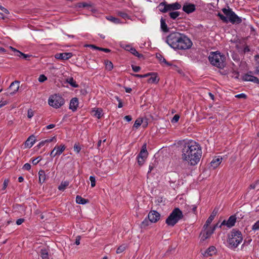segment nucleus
Returning a JSON list of instances; mask_svg holds the SVG:
<instances>
[{
  "mask_svg": "<svg viewBox=\"0 0 259 259\" xmlns=\"http://www.w3.org/2000/svg\"><path fill=\"white\" fill-rule=\"evenodd\" d=\"M182 159L189 165L194 166L199 162L202 156L200 145L193 140L184 141L182 144Z\"/></svg>",
  "mask_w": 259,
  "mask_h": 259,
  "instance_id": "nucleus-1",
  "label": "nucleus"
},
{
  "mask_svg": "<svg viewBox=\"0 0 259 259\" xmlns=\"http://www.w3.org/2000/svg\"><path fill=\"white\" fill-rule=\"evenodd\" d=\"M166 43L175 50H187L192 45L191 40L185 35L174 32L170 33L166 38Z\"/></svg>",
  "mask_w": 259,
  "mask_h": 259,
  "instance_id": "nucleus-2",
  "label": "nucleus"
},
{
  "mask_svg": "<svg viewBox=\"0 0 259 259\" xmlns=\"http://www.w3.org/2000/svg\"><path fill=\"white\" fill-rule=\"evenodd\" d=\"M181 5L179 3L167 4L166 2L160 3L158 6L159 10L162 13H168L170 18L176 19L180 15V12L177 10L180 9Z\"/></svg>",
  "mask_w": 259,
  "mask_h": 259,
  "instance_id": "nucleus-3",
  "label": "nucleus"
},
{
  "mask_svg": "<svg viewBox=\"0 0 259 259\" xmlns=\"http://www.w3.org/2000/svg\"><path fill=\"white\" fill-rule=\"evenodd\" d=\"M223 14L219 13L217 16L219 17L220 19L224 23H227L230 22L232 24H239L242 22L241 17L238 16L233 11L232 9L228 7V8H224L222 10Z\"/></svg>",
  "mask_w": 259,
  "mask_h": 259,
  "instance_id": "nucleus-4",
  "label": "nucleus"
},
{
  "mask_svg": "<svg viewBox=\"0 0 259 259\" xmlns=\"http://www.w3.org/2000/svg\"><path fill=\"white\" fill-rule=\"evenodd\" d=\"M208 59L211 64L219 68L223 69L226 66V56L220 52H210Z\"/></svg>",
  "mask_w": 259,
  "mask_h": 259,
  "instance_id": "nucleus-5",
  "label": "nucleus"
},
{
  "mask_svg": "<svg viewBox=\"0 0 259 259\" xmlns=\"http://www.w3.org/2000/svg\"><path fill=\"white\" fill-rule=\"evenodd\" d=\"M242 240L243 237L241 232L239 231L233 230L228 235V246L231 249L236 248Z\"/></svg>",
  "mask_w": 259,
  "mask_h": 259,
  "instance_id": "nucleus-6",
  "label": "nucleus"
},
{
  "mask_svg": "<svg viewBox=\"0 0 259 259\" xmlns=\"http://www.w3.org/2000/svg\"><path fill=\"white\" fill-rule=\"evenodd\" d=\"M183 217L182 211L178 208H175L166 219L165 223L169 226H174Z\"/></svg>",
  "mask_w": 259,
  "mask_h": 259,
  "instance_id": "nucleus-7",
  "label": "nucleus"
},
{
  "mask_svg": "<svg viewBox=\"0 0 259 259\" xmlns=\"http://www.w3.org/2000/svg\"><path fill=\"white\" fill-rule=\"evenodd\" d=\"M48 102L51 106L59 108L64 104V100L61 96L55 94L49 98Z\"/></svg>",
  "mask_w": 259,
  "mask_h": 259,
  "instance_id": "nucleus-8",
  "label": "nucleus"
},
{
  "mask_svg": "<svg viewBox=\"0 0 259 259\" xmlns=\"http://www.w3.org/2000/svg\"><path fill=\"white\" fill-rule=\"evenodd\" d=\"M66 146L65 145L61 144L60 145H56L53 150L50 153V156L54 158L55 156L60 155L65 150Z\"/></svg>",
  "mask_w": 259,
  "mask_h": 259,
  "instance_id": "nucleus-9",
  "label": "nucleus"
},
{
  "mask_svg": "<svg viewBox=\"0 0 259 259\" xmlns=\"http://www.w3.org/2000/svg\"><path fill=\"white\" fill-rule=\"evenodd\" d=\"M236 221V215L230 216L227 221L224 220L220 225L219 227L222 226H227L228 228H231L235 225Z\"/></svg>",
  "mask_w": 259,
  "mask_h": 259,
  "instance_id": "nucleus-10",
  "label": "nucleus"
},
{
  "mask_svg": "<svg viewBox=\"0 0 259 259\" xmlns=\"http://www.w3.org/2000/svg\"><path fill=\"white\" fill-rule=\"evenodd\" d=\"M160 217V214L155 210H152L149 212L148 215V219L151 223H156Z\"/></svg>",
  "mask_w": 259,
  "mask_h": 259,
  "instance_id": "nucleus-11",
  "label": "nucleus"
},
{
  "mask_svg": "<svg viewBox=\"0 0 259 259\" xmlns=\"http://www.w3.org/2000/svg\"><path fill=\"white\" fill-rule=\"evenodd\" d=\"M122 48L124 49V50H125L126 51L130 52L133 55L138 57L139 58H141L143 57V55L142 54L139 53L135 49V48L132 47L130 45H126L123 46Z\"/></svg>",
  "mask_w": 259,
  "mask_h": 259,
  "instance_id": "nucleus-12",
  "label": "nucleus"
},
{
  "mask_svg": "<svg viewBox=\"0 0 259 259\" xmlns=\"http://www.w3.org/2000/svg\"><path fill=\"white\" fill-rule=\"evenodd\" d=\"M218 224H217L213 227L211 228H210L209 229H208L206 230L205 232L203 234L202 236V239L204 241L205 239L208 238L210 237V236L213 233L214 231L216 229L217 227H218Z\"/></svg>",
  "mask_w": 259,
  "mask_h": 259,
  "instance_id": "nucleus-13",
  "label": "nucleus"
},
{
  "mask_svg": "<svg viewBox=\"0 0 259 259\" xmlns=\"http://www.w3.org/2000/svg\"><path fill=\"white\" fill-rule=\"evenodd\" d=\"M72 56L71 53H62L56 54L55 57L57 59L65 60L70 59Z\"/></svg>",
  "mask_w": 259,
  "mask_h": 259,
  "instance_id": "nucleus-14",
  "label": "nucleus"
},
{
  "mask_svg": "<svg viewBox=\"0 0 259 259\" xmlns=\"http://www.w3.org/2000/svg\"><path fill=\"white\" fill-rule=\"evenodd\" d=\"M218 213V210L215 208L213 210L212 212L210 214V215L209 217V218L206 220V222L205 224V225L203 226V228L205 229H207L208 226L211 224L212 221L214 219V217L216 216L217 214Z\"/></svg>",
  "mask_w": 259,
  "mask_h": 259,
  "instance_id": "nucleus-15",
  "label": "nucleus"
},
{
  "mask_svg": "<svg viewBox=\"0 0 259 259\" xmlns=\"http://www.w3.org/2000/svg\"><path fill=\"white\" fill-rule=\"evenodd\" d=\"M20 82L18 81H15L11 83L9 87V89L12 90V92L10 94L13 95L16 93L19 90Z\"/></svg>",
  "mask_w": 259,
  "mask_h": 259,
  "instance_id": "nucleus-16",
  "label": "nucleus"
},
{
  "mask_svg": "<svg viewBox=\"0 0 259 259\" xmlns=\"http://www.w3.org/2000/svg\"><path fill=\"white\" fill-rule=\"evenodd\" d=\"M78 106V100L77 98H72L69 104V109L72 111L74 112L76 110Z\"/></svg>",
  "mask_w": 259,
  "mask_h": 259,
  "instance_id": "nucleus-17",
  "label": "nucleus"
},
{
  "mask_svg": "<svg viewBox=\"0 0 259 259\" xmlns=\"http://www.w3.org/2000/svg\"><path fill=\"white\" fill-rule=\"evenodd\" d=\"M243 79L245 81H251L257 84H259V79L254 76L246 74L243 76Z\"/></svg>",
  "mask_w": 259,
  "mask_h": 259,
  "instance_id": "nucleus-18",
  "label": "nucleus"
},
{
  "mask_svg": "<svg viewBox=\"0 0 259 259\" xmlns=\"http://www.w3.org/2000/svg\"><path fill=\"white\" fill-rule=\"evenodd\" d=\"M222 158L221 156L215 157L210 162V166L213 168L217 167L222 162Z\"/></svg>",
  "mask_w": 259,
  "mask_h": 259,
  "instance_id": "nucleus-19",
  "label": "nucleus"
},
{
  "mask_svg": "<svg viewBox=\"0 0 259 259\" xmlns=\"http://www.w3.org/2000/svg\"><path fill=\"white\" fill-rule=\"evenodd\" d=\"M216 252V248L214 246H211L208 247L203 253L202 255L204 256H212Z\"/></svg>",
  "mask_w": 259,
  "mask_h": 259,
  "instance_id": "nucleus-20",
  "label": "nucleus"
},
{
  "mask_svg": "<svg viewBox=\"0 0 259 259\" xmlns=\"http://www.w3.org/2000/svg\"><path fill=\"white\" fill-rule=\"evenodd\" d=\"M183 10L186 13L189 14L194 12L195 10V6L194 4H189L184 5Z\"/></svg>",
  "mask_w": 259,
  "mask_h": 259,
  "instance_id": "nucleus-21",
  "label": "nucleus"
},
{
  "mask_svg": "<svg viewBox=\"0 0 259 259\" xmlns=\"http://www.w3.org/2000/svg\"><path fill=\"white\" fill-rule=\"evenodd\" d=\"M147 156H148V152L147 151V148H146V144H144L143 145L142 148L140 153L138 155L137 157L146 159L147 157Z\"/></svg>",
  "mask_w": 259,
  "mask_h": 259,
  "instance_id": "nucleus-22",
  "label": "nucleus"
},
{
  "mask_svg": "<svg viewBox=\"0 0 259 259\" xmlns=\"http://www.w3.org/2000/svg\"><path fill=\"white\" fill-rule=\"evenodd\" d=\"M38 180L40 184L44 183L46 179V175L45 171L44 170H40L38 171Z\"/></svg>",
  "mask_w": 259,
  "mask_h": 259,
  "instance_id": "nucleus-23",
  "label": "nucleus"
},
{
  "mask_svg": "<svg viewBox=\"0 0 259 259\" xmlns=\"http://www.w3.org/2000/svg\"><path fill=\"white\" fill-rule=\"evenodd\" d=\"M11 49H12L14 52H16V55L18 56V57H23V58L24 59H27L28 58L30 57L31 56V55H29L28 54H24L21 52H20L19 51H18L15 48H13V47H10Z\"/></svg>",
  "mask_w": 259,
  "mask_h": 259,
  "instance_id": "nucleus-24",
  "label": "nucleus"
},
{
  "mask_svg": "<svg viewBox=\"0 0 259 259\" xmlns=\"http://www.w3.org/2000/svg\"><path fill=\"white\" fill-rule=\"evenodd\" d=\"M35 143V137L30 136L25 142V146L29 148L31 147Z\"/></svg>",
  "mask_w": 259,
  "mask_h": 259,
  "instance_id": "nucleus-25",
  "label": "nucleus"
},
{
  "mask_svg": "<svg viewBox=\"0 0 259 259\" xmlns=\"http://www.w3.org/2000/svg\"><path fill=\"white\" fill-rule=\"evenodd\" d=\"M160 27L163 32H167L168 31V28L165 23V21L162 18L160 19Z\"/></svg>",
  "mask_w": 259,
  "mask_h": 259,
  "instance_id": "nucleus-26",
  "label": "nucleus"
},
{
  "mask_svg": "<svg viewBox=\"0 0 259 259\" xmlns=\"http://www.w3.org/2000/svg\"><path fill=\"white\" fill-rule=\"evenodd\" d=\"M76 202L78 204H85L89 202V200L88 199L83 198L80 196L77 195L76 197Z\"/></svg>",
  "mask_w": 259,
  "mask_h": 259,
  "instance_id": "nucleus-27",
  "label": "nucleus"
},
{
  "mask_svg": "<svg viewBox=\"0 0 259 259\" xmlns=\"http://www.w3.org/2000/svg\"><path fill=\"white\" fill-rule=\"evenodd\" d=\"M54 140H55V141H56V137H55V136L52 137L51 139H47L45 140H42L38 144L37 146L38 147H41L43 146L46 143H51L52 141H53Z\"/></svg>",
  "mask_w": 259,
  "mask_h": 259,
  "instance_id": "nucleus-28",
  "label": "nucleus"
},
{
  "mask_svg": "<svg viewBox=\"0 0 259 259\" xmlns=\"http://www.w3.org/2000/svg\"><path fill=\"white\" fill-rule=\"evenodd\" d=\"M156 57L158 59V60L160 62V63H163L167 66L171 65V64L170 63L166 61V60L165 59V58L160 54H157Z\"/></svg>",
  "mask_w": 259,
  "mask_h": 259,
  "instance_id": "nucleus-29",
  "label": "nucleus"
},
{
  "mask_svg": "<svg viewBox=\"0 0 259 259\" xmlns=\"http://www.w3.org/2000/svg\"><path fill=\"white\" fill-rule=\"evenodd\" d=\"M91 7H92V5L91 3H87L85 2L78 3L76 5V7L78 8H91Z\"/></svg>",
  "mask_w": 259,
  "mask_h": 259,
  "instance_id": "nucleus-30",
  "label": "nucleus"
},
{
  "mask_svg": "<svg viewBox=\"0 0 259 259\" xmlns=\"http://www.w3.org/2000/svg\"><path fill=\"white\" fill-rule=\"evenodd\" d=\"M151 76L148 79V82L149 83H157L159 79H157V76L153 73H151Z\"/></svg>",
  "mask_w": 259,
  "mask_h": 259,
  "instance_id": "nucleus-31",
  "label": "nucleus"
},
{
  "mask_svg": "<svg viewBox=\"0 0 259 259\" xmlns=\"http://www.w3.org/2000/svg\"><path fill=\"white\" fill-rule=\"evenodd\" d=\"M66 82L70 84L73 88H77L78 85L76 83V81L72 77L66 79Z\"/></svg>",
  "mask_w": 259,
  "mask_h": 259,
  "instance_id": "nucleus-32",
  "label": "nucleus"
},
{
  "mask_svg": "<svg viewBox=\"0 0 259 259\" xmlns=\"http://www.w3.org/2000/svg\"><path fill=\"white\" fill-rule=\"evenodd\" d=\"M40 255L43 259L48 257V251L46 249H41L40 251Z\"/></svg>",
  "mask_w": 259,
  "mask_h": 259,
  "instance_id": "nucleus-33",
  "label": "nucleus"
},
{
  "mask_svg": "<svg viewBox=\"0 0 259 259\" xmlns=\"http://www.w3.org/2000/svg\"><path fill=\"white\" fill-rule=\"evenodd\" d=\"M107 19L109 21L115 23V24H119L120 23V20L117 18H115L113 16H108L106 17Z\"/></svg>",
  "mask_w": 259,
  "mask_h": 259,
  "instance_id": "nucleus-34",
  "label": "nucleus"
},
{
  "mask_svg": "<svg viewBox=\"0 0 259 259\" xmlns=\"http://www.w3.org/2000/svg\"><path fill=\"white\" fill-rule=\"evenodd\" d=\"M69 185V182L67 181L62 182L58 187V189L60 191L64 190Z\"/></svg>",
  "mask_w": 259,
  "mask_h": 259,
  "instance_id": "nucleus-35",
  "label": "nucleus"
},
{
  "mask_svg": "<svg viewBox=\"0 0 259 259\" xmlns=\"http://www.w3.org/2000/svg\"><path fill=\"white\" fill-rule=\"evenodd\" d=\"M105 64L106 69L110 71L113 68V65L112 63L109 60L105 61Z\"/></svg>",
  "mask_w": 259,
  "mask_h": 259,
  "instance_id": "nucleus-36",
  "label": "nucleus"
},
{
  "mask_svg": "<svg viewBox=\"0 0 259 259\" xmlns=\"http://www.w3.org/2000/svg\"><path fill=\"white\" fill-rule=\"evenodd\" d=\"M117 14L118 16H120L124 19H130V16L124 12L118 11L117 12Z\"/></svg>",
  "mask_w": 259,
  "mask_h": 259,
  "instance_id": "nucleus-37",
  "label": "nucleus"
},
{
  "mask_svg": "<svg viewBox=\"0 0 259 259\" xmlns=\"http://www.w3.org/2000/svg\"><path fill=\"white\" fill-rule=\"evenodd\" d=\"M143 122L142 118H138L135 122L134 124V127L138 128Z\"/></svg>",
  "mask_w": 259,
  "mask_h": 259,
  "instance_id": "nucleus-38",
  "label": "nucleus"
},
{
  "mask_svg": "<svg viewBox=\"0 0 259 259\" xmlns=\"http://www.w3.org/2000/svg\"><path fill=\"white\" fill-rule=\"evenodd\" d=\"M90 46L92 48H94L95 49L98 50L100 51H103L106 53H109L111 51L110 50L107 49V48H99V47H96L94 45H91Z\"/></svg>",
  "mask_w": 259,
  "mask_h": 259,
  "instance_id": "nucleus-39",
  "label": "nucleus"
},
{
  "mask_svg": "<svg viewBox=\"0 0 259 259\" xmlns=\"http://www.w3.org/2000/svg\"><path fill=\"white\" fill-rule=\"evenodd\" d=\"M150 221L146 218L141 223L140 227L141 228H145L149 225Z\"/></svg>",
  "mask_w": 259,
  "mask_h": 259,
  "instance_id": "nucleus-40",
  "label": "nucleus"
},
{
  "mask_svg": "<svg viewBox=\"0 0 259 259\" xmlns=\"http://www.w3.org/2000/svg\"><path fill=\"white\" fill-rule=\"evenodd\" d=\"M126 247V245L125 244H122V245H120L117 249L116 253H120L123 252L125 250Z\"/></svg>",
  "mask_w": 259,
  "mask_h": 259,
  "instance_id": "nucleus-41",
  "label": "nucleus"
},
{
  "mask_svg": "<svg viewBox=\"0 0 259 259\" xmlns=\"http://www.w3.org/2000/svg\"><path fill=\"white\" fill-rule=\"evenodd\" d=\"M94 111V115L96 116L98 119L100 118L102 115V110L101 109H98Z\"/></svg>",
  "mask_w": 259,
  "mask_h": 259,
  "instance_id": "nucleus-42",
  "label": "nucleus"
},
{
  "mask_svg": "<svg viewBox=\"0 0 259 259\" xmlns=\"http://www.w3.org/2000/svg\"><path fill=\"white\" fill-rule=\"evenodd\" d=\"M255 59L257 63V66L256 67V72L259 75V55H257L255 56Z\"/></svg>",
  "mask_w": 259,
  "mask_h": 259,
  "instance_id": "nucleus-43",
  "label": "nucleus"
},
{
  "mask_svg": "<svg viewBox=\"0 0 259 259\" xmlns=\"http://www.w3.org/2000/svg\"><path fill=\"white\" fill-rule=\"evenodd\" d=\"M73 149L77 153H79L81 150V147L79 144L75 143L73 146Z\"/></svg>",
  "mask_w": 259,
  "mask_h": 259,
  "instance_id": "nucleus-44",
  "label": "nucleus"
},
{
  "mask_svg": "<svg viewBox=\"0 0 259 259\" xmlns=\"http://www.w3.org/2000/svg\"><path fill=\"white\" fill-rule=\"evenodd\" d=\"M90 180L91 181V187H94L96 185V179H95V177L92 176H90Z\"/></svg>",
  "mask_w": 259,
  "mask_h": 259,
  "instance_id": "nucleus-45",
  "label": "nucleus"
},
{
  "mask_svg": "<svg viewBox=\"0 0 259 259\" xmlns=\"http://www.w3.org/2000/svg\"><path fill=\"white\" fill-rule=\"evenodd\" d=\"M47 79V77L44 74L39 75L38 80L40 82H43Z\"/></svg>",
  "mask_w": 259,
  "mask_h": 259,
  "instance_id": "nucleus-46",
  "label": "nucleus"
},
{
  "mask_svg": "<svg viewBox=\"0 0 259 259\" xmlns=\"http://www.w3.org/2000/svg\"><path fill=\"white\" fill-rule=\"evenodd\" d=\"M137 158L138 160V163L139 165H142L146 160V159L141 158L139 157H137Z\"/></svg>",
  "mask_w": 259,
  "mask_h": 259,
  "instance_id": "nucleus-47",
  "label": "nucleus"
},
{
  "mask_svg": "<svg viewBox=\"0 0 259 259\" xmlns=\"http://www.w3.org/2000/svg\"><path fill=\"white\" fill-rule=\"evenodd\" d=\"M252 229L253 231L259 230V220L255 223L252 226Z\"/></svg>",
  "mask_w": 259,
  "mask_h": 259,
  "instance_id": "nucleus-48",
  "label": "nucleus"
},
{
  "mask_svg": "<svg viewBox=\"0 0 259 259\" xmlns=\"http://www.w3.org/2000/svg\"><path fill=\"white\" fill-rule=\"evenodd\" d=\"M180 119V116L178 114H176L171 119V121L172 123L177 122Z\"/></svg>",
  "mask_w": 259,
  "mask_h": 259,
  "instance_id": "nucleus-49",
  "label": "nucleus"
},
{
  "mask_svg": "<svg viewBox=\"0 0 259 259\" xmlns=\"http://www.w3.org/2000/svg\"><path fill=\"white\" fill-rule=\"evenodd\" d=\"M9 183V179H5L4 180V182L3 183V188H2L3 190H5L7 188Z\"/></svg>",
  "mask_w": 259,
  "mask_h": 259,
  "instance_id": "nucleus-50",
  "label": "nucleus"
},
{
  "mask_svg": "<svg viewBox=\"0 0 259 259\" xmlns=\"http://www.w3.org/2000/svg\"><path fill=\"white\" fill-rule=\"evenodd\" d=\"M22 168L24 170H29L31 168V165L28 163H26L23 165Z\"/></svg>",
  "mask_w": 259,
  "mask_h": 259,
  "instance_id": "nucleus-51",
  "label": "nucleus"
},
{
  "mask_svg": "<svg viewBox=\"0 0 259 259\" xmlns=\"http://www.w3.org/2000/svg\"><path fill=\"white\" fill-rule=\"evenodd\" d=\"M151 75V73H148L145 74L141 75V74H135V76L139 78H143V77H146L148 76H150Z\"/></svg>",
  "mask_w": 259,
  "mask_h": 259,
  "instance_id": "nucleus-52",
  "label": "nucleus"
},
{
  "mask_svg": "<svg viewBox=\"0 0 259 259\" xmlns=\"http://www.w3.org/2000/svg\"><path fill=\"white\" fill-rule=\"evenodd\" d=\"M115 98L117 99V101L118 102V107L119 108H122L123 107V104L121 99L117 96H116Z\"/></svg>",
  "mask_w": 259,
  "mask_h": 259,
  "instance_id": "nucleus-53",
  "label": "nucleus"
},
{
  "mask_svg": "<svg viewBox=\"0 0 259 259\" xmlns=\"http://www.w3.org/2000/svg\"><path fill=\"white\" fill-rule=\"evenodd\" d=\"M132 67L133 71L135 72H137L139 71V70L141 69L140 67L138 66L132 65Z\"/></svg>",
  "mask_w": 259,
  "mask_h": 259,
  "instance_id": "nucleus-54",
  "label": "nucleus"
},
{
  "mask_svg": "<svg viewBox=\"0 0 259 259\" xmlns=\"http://www.w3.org/2000/svg\"><path fill=\"white\" fill-rule=\"evenodd\" d=\"M235 97L237 98H246V95L243 93H241L236 95Z\"/></svg>",
  "mask_w": 259,
  "mask_h": 259,
  "instance_id": "nucleus-55",
  "label": "nucleus"
},
{
  "mask_svg": "<svg viewBox=\"0 0 259 259\" xmlns=\"http://www.w3.org/2000/svg\"><path fill=\"white\" fill-rule=\"evenodd\" d=\"M24 222V219H19L16 221V224L18 225H20Z\"/></svg>",
  "mask_w": 259,
  "mask_h": 259,
  "instance_id": "nucleus-56",
  "label": "nucleus"
},
{
  "mask_svg": "<svg viewBox=\"0 0 259 259\" xmlns=\"http://www.w3.org/2000/svg\"><path fill=\"white\" fill-rule=\"evenodd\" d=\"M38 158H39V157H37V158L35 159H33L32 160V162L34 165H36L40 161L41 158H40L39 160H38Z\"/></svg>",
  "mask_w": 259,
  "mask_h": 259,
  "instance_id": "nucleus-57",
  "label": "nucleus"
},
{
  "mask_svg": "<svg viewBox=\"0 0 259 259\" xmlns=\"http://www.w3.org/2000/svg\"><path fill=\"white\" fill-rule=\"evenodd\" d=\"M0 10L3 11L5 13H6L7 14H9V11L1 5H0Z\"/></svg>",
  "mask_w": 259,
  "mask_h": 259,
  "instance_id": "nucleus-58",
  "label": "nucleus"
},
{
  "mask_svg": "<svg viewBox=\"0 0 259 259\" xmlns=\"http://www.w3.org/2000/svg\"><path fill=\"white\" fill-rule=\"evenodd\" d=\"M124 119H125L127 121H130L132 120V118L130 115H126L124 117Z\"/></svg>",
  "mask_w": 259,
  "mask_h": 259,
  "instance_id": "nucleus-59",
  "label": "nucleus"
},
{
  "mask_svg": "<svg viewBox=\"0 0 259 259\" xmlns=\"http://www.w3.org/2000/svg\"><path fill=\"white\" fill-rule=\"evenodd\" d=\"M55 126V124H49V125H47L46 127V128L47 130H50V129L54 128Z\"/></svg>",
  "mask_w": 259,
  "mask_h": 259,
  "instance_id": "nucleus-60",
  "label": "nucleus"
},
{
  "mask_svg": "<svg viewBox=\"0 0 259 259\" xmlns=\"http://www.w3.org/2000/svg\"><path fill=\"white\" fill-rule=\"evenodd\" d=\"M80 236H77L75 240V244L76 245H79L80 244Z\"/></svg>",
  "mask_w": 259,
  "mask_h": 259,
  "instance_id": "nucleus-61",
  "label": "nucleus"
},
{
  "mask_svg": "<svg viewBox=\"0 0 259 259\" xmlns=\"http://www.w3.org/2000/svg\"><path fill=\"white\" fill-rule=\"evenodd\" d=\"M154 165L153 164H150L149 166V170L148 173H150L151 172V171L154 169Z\"/></svg>",
  "mask_w": 259,
  "mask_h": 259,
  "instance_id": "nucleus-62",
  "label": "nucleus"
},
{
  "mask_svg": "<svg viewBox=\"0 0 259 259\" xmlns=\"http://www.w3.org/2000/svg\"><path fill=\"white\" fill-rule=\"evenodd\" d=\"M250 51V49L248 47V46H246L244 48V49H243V52L244 53H246V52H249Z\"/></svg>",
  "mask_w": 259,
  "mask_h": 259,
  "instance_id": "nucleus-63",
  "label": "nucleus"
},
{
  "mask_svg": "<svg viewBox=\"0 0 259 259\" xmlns=\"http://www.w3.org/2000/svg\"><path fill=\"white\" fill-rule=\"evenodd\" d=\"M7 104V102L6 101H1L0 102V108H2V107L4 106L5 105H6Z\"/></svg>",
  "mask_w": 259,
  "mask_h": 259,
  "instance_id": "nucleus-64",
  "label": "nucleus"
}]
</instances>
